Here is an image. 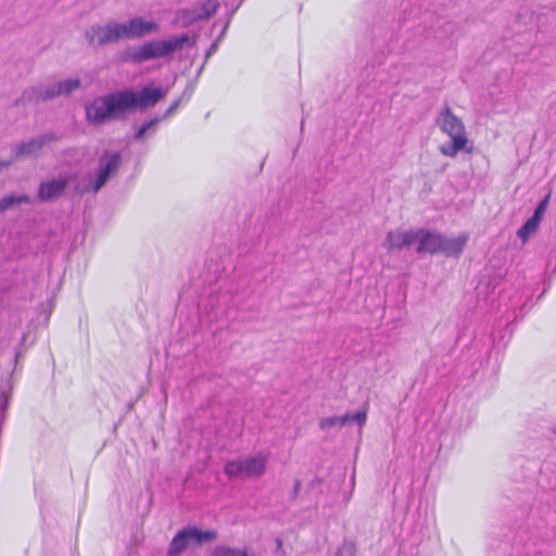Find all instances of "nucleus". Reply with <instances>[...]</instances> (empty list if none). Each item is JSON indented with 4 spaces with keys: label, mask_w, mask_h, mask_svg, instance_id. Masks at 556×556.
Segmentation results:
<instances>
[{
    "label": "nucleus",
    "mask_w": 556,
    "mask_h": 556,
    "mask_svg": "<svg viewBox=\"0 0 556 556\" xmlns=\"http://www.w3.org/2000/svg\"><path fill=\"white\" fill-rule=\"evenodd\" d=\"M197 37L181 34L172 36L163 40H150L142 45L127 48L121 53L124 62L142 64L150 60L170 56L173 53L181 51L186 46L194 47Z\"/></svg>",
    "instance_id": "nucleus-1"
},
{
    "label": "nucleus",
    "mask_w": 556,
    "mask_h": 556,
    "mask_svg": "<svg viewBox=\"0 0 556 556\" xmlns=\"http://www.w3.org/2000/svg\"><path fill=\"white\" fill-rule=\"evenodd\" d=\"M86 121L92 126L124 119L128 115L123 90L94 98L85 106Z\"/></svg>",
    "instance_id": "nucleus-2"
},
{
    "label": "nucleus",
    "mask_w": 556,
    "mask_h": 556,
    "mask_svg": "<svg viewBox=\"0 0 556 556\" xmlns=\"http://www.w3.org/2000/svg\"><path fill=\"white\" fill-rule=\"evenodd\" d=\"M435 124L440 130L452 140L451 143L439 147V151L444 156L455 157L460 151L467 153L472 152V146H469L466 127L463 121L453 113L448 104H445L440 110L435 118Z\"/></svg>",
    "instance_id": "nucleus-3"
},
{
    "label": "nucleus",
    "mask_w": 556,
    "mask_h": 556,
    "mask_svg": "<svg viewBox=\"0 0 556 556\" xmlns=\"http://www.w3.org/2000/svg\"><path fill=\"white\" fill-rule=\"evenodd\" d=\"M123 165V156L117 151H104L99 157L96 173H87L81 181L75 186V192L79 195L85 193L97 194L105 184L115 177Z\"/></svg>",
    "instance_id": "nucleus-4"
},
{
    "label": "nucleus",
    "mask_w": 556,
    "mask_h": 556,
    "mask_svg": "<svg viewBox=\"0 0 556 556\" xmlns=\"http://www.w3.org/2000/svg\"><path fill=\"white\" fill-rule=\"evenodd\" d=\"M81 87L79 78H66L48 84H40L27 87L23 90L21 98L15 101L16 105L39 104L54 100L58 97H67Z\"/></svg>",
    "instance_id": "nucleus-5"
},
{
    "label": "nucleus",
    "mask_w": 556,
    "mask_h": 556,
    "mask_svg": "<svg viewBox=\"0 0 556 556\" xmlns=\"http://www.w3.org/2000/svg\"><path fill=\"white\" fill-rule=\"evenodd\" d=\"M267 457L263 454L229 460L224 471L230 479H250L261 477L266 469Z\"/></svg>",
    "instance_id": "nucleus-6"
},
{
    "label": "nucleus",
    "mask_w": 556,
    "mask_h": 556,
    "mask_svg": "<svg viewBox=\"0 0 556 556\" xmlns=\"http://www.w3.org/2000/svg\"><path fill=\"white\" fill-rule=\"evenodd\" d=\"M128 114L139 110L144 112L154 108L166 96V89L161 87L146 86L136 91L134 89L123 90Z\"/></svg>",
    "instance_id": "nucleus-7"
},
{
    "label": "nucleus",
    "mask_w": 556,
    "mask_h": 556,
    "mask_svg": "<svg viewBox=\"0 0 556 556\" xmlns=\"http://www.w3.org/2000/svg\"><path fill=\"white\" fill-rule=\"evenodd\" d=\"M217 538L216 531L206 530L202 531L197 528H186L179 531L172 540L168 547V555L176 556L184 552L190 542L202 544L204 542H212Z\"/></svg>",
    "instance_id": "nucleus-8"
},
{
    "label": "nucleus",
    "mask_w": 556,
    "mask_h": 556,
    "mask_svg": "<svg viewBox=\"0 0 556 556\" xmlns=\"http://www.w3.org/2000/svg\"><path fill=\"white\" fill-rule=\"evenodd\" d=\"M61 137L53 131H49L31 138L28 141L21 142L16 144L13 149L14 156L18 157H37L41 150L56 141H59Z\"/></svg>",
    "instance_id": "nucleus-9"
},
{
    "label": "nucleus",
    "mask_w": 556,
    "mask_h": 556,
    "mask_svg": "<svg viewBox=\"0 0 556 556\" xmlns=\"http://www.w3.org/2000/svg\"><path fill=\"white\" fill-rule=\"evenodd\" d=\"M73 178L74 175L63 174L52 179L42 180L38 187V200L40 202H51L59 199Z\"/></svg>",
    "instance_id": "nucleus-10"
},
{
    "label": "nucleus",
    "mask_w": 556,
    "mask_h": 556,
    "mask_svg": "<svg viewBox=\"0 0 556 556\" xmlns=\"http://www.w3.org/2000/svg\"><path fill=\"white\" fill-rule=\"evenodd\" d=\"M84 39L91 48H100L115 43L112 22L105 24H92L84 33Z\"/></svg>",
    "instance_id": "nucleus-11"
},
{
    "label": "nucleus",
    "mask_w": 556,
    "mask_h": 556,
    "mask_svg": "<svg viewBox=\"0 0 556 556\" xmlns=\"http://www.w3.org/2000/svg\"><path fill=\"white\" fill-rule=\"evenodd\" d=\"M442 233L433 232L427 229H416V251L417 253H440Z\"/></svg>",
    "instance_id": "nucleus-12"
},
{
    "label": "nucleus",
    "mask_w": 556,
    "mask_h": 556,
    "mask_svg": "<svg viewBox=\"0 0 556 556\" xmlns=\"http://www.w3.org/2000/svg\"><path fill=\"white\" fill-rule=\"evenodd\" d=\"M413 244H416V230L395 229L387 233L383 247L391 251L394 249L401 250Z\"/></svg>",
    "instance_id": "nucleus-13"
},
{
    "label": "nucleus",
    "mask_w": 556,
    "mask_h": 556,
    "mask_svg": "<svg viewBox=\"0 0 556 556\" xmlns=\"http://www.w3.org/2000/svg\"><path fill=\"white\" fill-rule=\"evenodd\" d=\"M367 419V412L365 409L359 410L355 414H344L342 416H330L323 418L319 422V427L323 430H327L333 427H342L352 421L356 422L359 427H363Z\"/></svg>",
    "instance_id": "nucleus-14"
},
{
    "label": "nucleus",
    "mask_w": 556,
    "mask_h": 556,
    "mask_svg": "<svg viewBox=\"0 0 556 556\" xmlns=\"http://www.w3.org/2000/svg\"><path fill=\"white\" fill-rule=\"evenodd\" d=\"M467 240V235H460L456 238H447L442 235L440 253L446 256H458L463 252Z\"/></svg>",
    "instance_id": "nucleus-15"
},
{
    "label": "nucleus",
    "mask_w": 556,
    "mask_h": 556,
    "mask_svg": "<svg viewBox=\"0 0 556 556\" xmlns=\"http://www.w3.org/2000/svg\"><path fill=\"white\" fill-rule=\"evenodd\" d=\"M134 39L142 38L144 36L154 34L159 30L160 26L154 21H146L140 16L129 20Z\"/></svg>",
    "instance_id": "nucleus-16"
},
{
    "label": "nucleus",
    "mask_w": 556,
    "mask_h": 556,
    "mask_svg": "<svg viewBox=\"0 0 556 556\" xmlns=\"http://www.w3.org/2000/svg\"><path fill=\"white\" fill-rule=\"evenodd\" d=\"M200 22L197 7L181 8L175 12V18L173 25L187 28L195 23Z\"/></svg>",
    "instance_id": "nucleus-17"
},
{
    "label": "nucleus",
    "mask_w": 556,
    "mask_h": 556,
    "mask_svg": "<svg viewBox=\"0 0 556 556\" xmlns=\"http://www.w3.org/2000/svg\"><path fill=\"white\" fill-rule=\"evenodd\" d=\"M193 7H197L199 20L205 21L214 16L219 8V2L217 0H204L198 2Z\"/></svg>",
    "instance_id": "nucleus-18"
},
{
    "label": "nucleus",
    "mask_w": 556,
    "mask_h": 556,
    "mask_svg": "<svg viewBox=\"0 0 556 556\" xmlns=\"http://www.w3.org/2000/svg\"><path fill=\"white\" fill-rule=\"evenodd\" d=\"M111 22H112L115 43L119 42L123 39H134L129 20L124 23H118L115 21H111Z\"/></svg>",
    "instance_id": "nucleus-19"
},
{
    "label": "nucleus",
    "mask_w": 556,
    "mask_h": 556,
    "mask_svg": "<svg viewBox=\"0 0 556 556\" xmlns=\"http://www.w3.org/2000/svg\"><path fill=\"white\" fill-rule=\"evenodd\" d=\"M161 122L162 118L160 116H155L149 121H146L135 132V140L141 141L148 134H154Z\"/></svg>",
    "instance_id": "nucleus-20"
},
{
    "label": "nucleus",
    "mask_w": 556,
    "mask_h": 556,
    "mask_svg": "<svg viewBox=\"0 0 556 556\" xmlns=\"http://www.w3.org/2000/svg\"><path fill=\"white\" fill-rule=\"evenodd\" d=\"M211 556H256L250 553L248 548H238L226 545H218L214 547Z\"/></svg>",
    "instance_id": "nucleus-21"
},
{
    "label": "nucleus",
    "mask_w": 556,
    "mask_h": 556,
    "mask_svg": "<svg viewBox=\"0 0 556 556\" xmlns=\"http://www.w3.org/2000/svg\"><path fill=\"white\" fill-rule=\"evenodd\" d=\"M1 200L3 203L4 211L12 210L15 206L21 205V204H30L31 203V198L25 193H22V194L11 193V194L3 197Z\"/></svg>",
    "instance_id": "nucleus-22"
},
{
    "label": "nucleus",
    "mask_w": 556,
    "mask_h": 556,
    "mask_svg": "<svg viewBox=\"0 0 556 556\" xmlns=\"http://www.w3.org/2000/svg\"><path fill=\"white\" fill-rule=\"evenodd\" d=\"M539 224L540 222L538 219H535L534 217H530L518 230V237L526 242L529 239V237L536 231Z\"/></svg>",
    "instance_id": "nucleus-23"
},
{
    "label": "nucleus",
    "mask_w": 556,
    "mask_h": 556,
    "mask_svg": "<svg viewBox=\"0 0 556 556\" xmlns=\"http://www.w3.org/2000/svg\"><path fill=\"white\" fill-rule=\"evenodd\" d=\"M549 197H551L549 193L544 197V199L538 204V206L532 215V217H534L539 222H541V219L546 211V207H547V204L549 201Z\"/></svg>",
    "instance_id": "nucleus-24"
},
{
    "label": "nucleus",
    "mask_w": 556,
    "mask_h": 556,
    "mask_svg": "<svg viewBox=\"0 0 556 556\" xmlns=\"http://www.w3.org/2000/svg\"><path fill=\"white\" fill-rule=\"evenodd\" d=\"M356 548L353 543H344L337 552V556H355Z\"/></svg>",
    "instance_id": "nucleus-25"
},
{
    "label": "nucleus",
    "mask_w": 556,
    "mask_h": 556,
    "mask_svg": "<svg viewBox=\"0 0 556 556\" xmlns=\"http://www.w3.org/2000/svg\"><path fill=\"white\" fill-rule=\"evenodd\" d=\"M180 105V100H175L170 105L169 108L165 111V113L160 116L163 119L167 118L168 116H170L177 109L178 106Z\"/></svg>",
    "instance_id": "nucleus-26"
},
{
    "label": "nucleus",
    "mask_w": 556,
    "mask_h": 556,
    "mask_svg": "<svg viewBox=\"0 0 556 556\" xmlns=\"http://www.w3.org/2000/svg\"><path fill=\"white\" fill-rule=\"evenodd\" d=\"M218 41H219V39H217L215 42H213L211 45V47L207 49V51L205 53V62L216 52L217 47H218Z\"/></svg>",
    "instance_id": "nucleus-27"
},
{
    "label": "nucleus",
    "mask_w": 556,
    "mask_h": 556,
    "mask_svg": "<svg viewBox=\"0 0 556 556\" xmlns=\"http://www.w3.org/2000/svg\"><path fill=\"white\" fill-rule=\"evenodd\" d=\"M300 490H301V481L300 480H295L293 490L291 492V496L292 497H296L299 492H300Z\"/></svg>",
    "instance_id": "nucleus-28"
},
{
    "label": "nucleus",
    "mask_w": 556,
    "mask_h": 556,
    "mask_svg": "<svg viewBox=\"0 0 556 556\" xmlns=\"http://www.w3.org/2000/svg\"><path fill=\"white\" fill-rule=\"evenodd\" d=\"M282 540L281 539H276V552H280L282 549Z\"/></svg>",
    "instance_id": "nucleus-29"
},
{
    "label": "nucleus",
    "mask_w": 556,
    "mask_h": 556,
    "mask_svg": "<svg viewBox=\"0 0 556 556\" xmlns=\"http://www.w3.org/2000/svg\"><path fill=\"white\" fill-rule=\"evenodd\" d=\"M229 24H230V17H228V20H227V22H226V24H225V27L223 28L222 34H220V36H219L217 39H219V40H220V38L225 35V33H226V30H227V28H228Z\"/></svg>",
    "instance_id": "nucleus-30"
},
{
    "label": "nucleus",
    "mask_w": 556,
    "mask_h": 556,
    "mask_svg": "<svg viewBox=\"0 0 556 556\" xmlns=\"http://www.w3.org/2000/svg\"><path fill=\"white\" fill-rule=\"evenodd\" d=\"M3 212H5V211H4V207H3L2 200L0 199V213H3Z\"/></svg>",
    "instance_id": "nucleus-31"
},
{
    "label": "nucleus",
    "mask_w": 556,
    "mask_h": 556,
    "mask_svg": "<svg viewBox=\"0 0 556 556\" xmlns=\"http://www.w3.org/2000/svg\"><path fill=\"white\" fill-rule=\"evenodd\" d=\"M10 164H11V162H10V161H8V162H2V163H1V166H9Z\"/></svg>",
    "instance_id": "nucleus-32"
},
{
    "label": "nucleus",
    "mask_w": 556,
    "mask_h": 556,
    "mask_svg": "<svg viewBox=\"0 0 556 556\" xmlns=\"http://www.w3.org/2000/svg\"><path fill=\"white\" fill-rule=\"evenodd\" d=\"M237 9H238V7H237V8H235L233 10H230V14H229V17H230V18H231V16H232V14L236 12V10H237Z\"/></svg>",
    "instance_id": "nucleus-33"
}]
</instances>
